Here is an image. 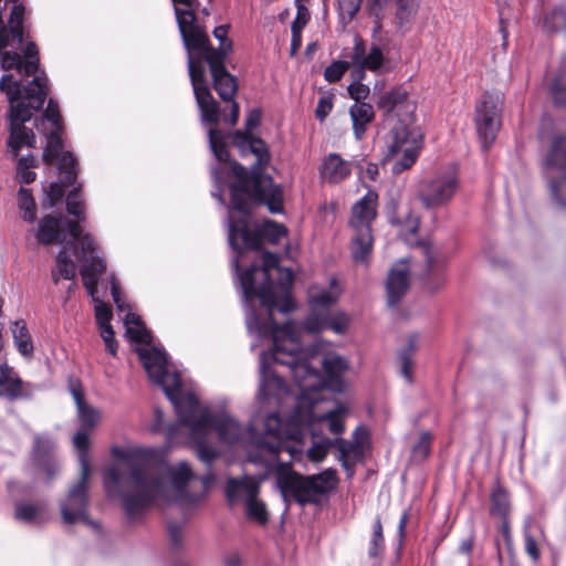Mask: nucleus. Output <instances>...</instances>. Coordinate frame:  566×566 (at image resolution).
Wrapping results in <instances>:
<instances>
[{
  "instance_id": "obj_1",
  "label": "nucleus",
  "mask_w": 566,
  "mask_h": 566,
  "mask_svg": "<svg viewBox=\"0 0 566 566\" xmlns=\"http://www.w3.org/2000/svg\"><path fill=\"white\" fill-rule=\"evenodd\" d=\"M279 263L276 254L264 252L261 265L253 264L240 274V285L248 305L245 321L249 332L261 337L271 336L273 339V350L263 352L260 357L261 384L258 399L264 403L275 397L273 375L283 380L271 368L270 361L285 367L293 377L297 391H290L292 397H322L321 390L324 387L340 392L348 361L336 354L325 355L322 376L310 363L314 352L301 347V328L292 322L279 326L272 317L274 311L285 314L294 310L290 293L293 273Z\"/></svg>"
},
{
  "instance_id": "obj_2",
  "label": "nucleus",
  "mask_w": 566,
  "mask_h": 566,
  "mask_svg": "<svg viewBox=\"0 0 566 566\" xmlns=\"http://www.w3.org/2000/svg\"><path fill=\"white\" fill-rule=\"evenodd\" d=\"M138 357L147 371L149 379L159 385L167 398L171 401L179 422L189 430L190 442L197 450L198 458L209 464L217 458L218 452L212 444L213 433L217 432L219 440L227 446H235L248 442L249 462L264 468L265 473L259 478L244 475L243 478H230L226 485V496L230 505L249 503L260 493V482L266 479L269 472L264 459L266 452L260 450L261 443L275 442L268 436L264 427L263 434L255 432L259 416H254L247 431H243L239 423L226 413L214 415L207 405L200 403L197 395L186 388L180 375L169 364L164 350L157 347L136 349Z\"/></svg>"
},
{
  "instance_id": "obj_3",
  "label": "nucleus",
  "mask_w": 566,
  "mask_h": 566,
  "mask_svg": "<svg viewBox=\"0 0 566 566\" xmlns=\"http://www.w3.org/2000/svg\"><path fill=\"white\" fill-rule=\"evenodd\" d=\"M18 1L0 0V65L4 72L0 78V91L9 101V146L14 156L23 146H34L35 136L23 124L42 108L49 91L48 77L41 74L34 76L22 94V82L36 73L39 59L38 49L32 42L24 49L25 62L18 52L23 43L24 15V7Z\"/></svg>"
},
{
  "instance_id": "obj_4",
  "label": "nucleus",
  "mask_w": 566,
  "mask_h": 566,
  "mask_svg": "<svg viewBox=\"0 0 566 566\" xmlns=\"http://www.w3.org/2000/svg\"><path fill=\"white\" fill-rule=\"evenodd\" d=\"M120 459L122 463L108 471L106 485L112 482L119 488L122 505L130 523L139 521L155 503L187 505L200 499L187 490L195 478L187 462H158L154 451L143 448L128 449Z\"/></svg>"
},
{
  "instance_id": "obj_5",
  "label": "nucleus",
  "mask_w": 566,
  "mask_h": 566,
  "mask_svg": "<svg viewBox=\"0 0 566 566\" xmlns=\"http://www.w3.org/2000/svg\"><path fill=\"white\" fill-rule=\"evenodd\" d=\"M175 8L178 28L188 52V71L193 88L201 120L206 125H218L221 113L218 102L213 98L206 82V69L203 61L209 64L213 78V86L220 98L231 101L230 115L223 116V120L234 126L239 119V105L232 98L237 93V82L223 65V53L214 52L209 44V38L203 28L197 22L195 10L198 0H171Z\"/></svg>"
},
{
  "instance_id": "obj_6",
  "label": "nucleus",
  "mask_w": 566,
  "mask_h": 566,
  "mask_svg": "<svg viewBox=\"0 0 566 566\" xmlns=\"http://www.w3.org/2000/svg\"><path fill=\"white\" fill-rule=\"evenodd\" d=\"M273 386L276 389L275 397H272L280 405H290L293 410L282 421L276 413H270L264 419V427L269 437L275 440V436L282 437L285 452L294 460H301L304 449V429L312 427L315 422L326 421L333 434H340L345 427L340 413L343 408L331 410H318L322 397H306L290 395L284 380L273 375Z\"/></svg>"
},
{
  "instance_id": "obj_7",
  "label": "nucleus",
  "mask_w": 566,
  "mask_h": 566,
  "mask_svg": "<svg viewBox=\"0 0 566 566\" xmlns=\"http://www.w3.org/2000/svg\"><path fill=\"white\" fill-rule=\"evenodd\" d=\"M378 107L387 114L390 124L385 137L384 161L391 165L394 175H399L415 165L423 146L417 105L405 90L396 87L379 98Z\"/></svg>"
},
{
  "instance_id": "obj_8",
  "label": "nucleus",
  "mask_w": 566,
  "mask_h": 566,
  "mask_svg": "<svg viewBox=\"0 0 566 566\" xmlns=\"http://www.w3.org/2000/svg\"><path fill=\"white\" fill-rule=\"evenodd\" d=\"M231 171L237 177V181L231 185V206L228 216V239L231 248L238 253H241L242 250H258L261 238L273 244L279 243L287 235V229L271 220L264 221L258 231L251 229L252 198L248 172L238 163L231 165Z\"/></svg>"
},
{
  "instance_id": "obj_9",
  "label": "nucleus",
  "mask_w": 566,
  "mask_h": 566,
  "mask_svg": "<svg viewBox=\"0 0 566 566\" xmlns=\"http://www.w3.org/2000/svg\"><path fill=\"white\" fill-rule=\"evenodd\" d=\"M260 450L269 454L264 459L265 467L269 472H273L276 486L286 503L291 500L300 505L319 503L338 483L333 469L303 476L292 469L290 462L281 461L280 454L285 451L282 437L275 436V442H268L266 446L261 443Z\"/></svg>"
},
{
  "instance_id": "obj_10",
  "label": "nucleus",
  "mask_w": 566,
  "mask_h": 566,
  "mask_svg": "<svg viewBox=\"0 0 566 566\" xmlns=\"http://www.w3.org/2000/svg\"><path fill=\"white\" fill-rule=\"evenodd\" d=\"M35 127L40 134L46 138V145L43 150V160L46 164L59 161V170L64 175L63 182H51L46 191L49 206L53 207L61 201L64 195V187L72 185L77 175L75 158L70 153H63L61 134L63 132L62 118L59 105L54 99H50L43 115L36 119Z\"/></svg>"
},
{
  "instance_id": "obj_11",
  "label": "nucleus",
  "mask_w": 566,
  "mask_h": 566,
  "mask_svg": "<svg viewBox=\"0 0 566 566\" xmlns=\"http://www.w3.org/2000/svg\"><path fill=\"white\" fill-rule=\"evenodd\" d=\"M342 287L337 279L333 277L327 286L314 285L308 290V304L311 313L304 322V329L308 333H319L324 329H332L336 334L346 331L349 317L345 312H331L340 294Z\"/></svg>"
},
{
  "instance_id": "obj_12",
  "label": "nucleus",
  "mask_w": 566,
  "mask_h": 566,
  "mask_svg": "<svg viewBox=\"0 0 566 566\" xmlns=\"http://www.w3.org/2000/svg\"><path fill=\"white\" fill-rule=\"evenodd\" d=\"M35 237L39 243L45 245L65 242L70 237L72 244L74 242L80 244L81 253L78 254L75 250V254L78 256L81 265L84 263V259L92 260V256H95V240L88 233H83L78 222L69 221L64 217L45 216L39 223Z\"/></svg>"
},
{
  "instance_id": "obj_13",
  "label": "nucleus",
  "mask_w": 566,
  "mask_h": 566,
  "mask_svg": "<svg viewBox=\"0 0 566 566\" xmlns=\"http://www.w3.org/2000/svg\"><path fill=\"white\" fill-rule=\"evenodd\" d=\"M378 196L368 191L352 208L349 224L354 231L350 253L356 263H367L373 250L371 222L376 217Z\"/></svg>"
},
{
  "instance_id": "obj_14",
  "label": "nucleus",
  "mask_w": 566,
  "mask_h": 566,
  "mask_svg": "<svg viewBox=\"0 0 566 566\" xmlns=\"http://www.w3.org/2000/svg\"><path fill=\"white\" fill-rule=\"evenodd\" d=\"M544 174L553 200L566 208V136L554 137L543 160Z\"/></svg>"
},
{
  "instance_id": "obj_15",
  "label": "nucleus",
  "mask_w": 566,
  "mask_h": 566,
  "mask_svg": "<svg viewBox=\"0 0 566 566\" xmlns=\"http://www.w3.org/2000/svg\"><path fill=\"white\" fill-rule=\"evenodd\" d=\"M81 465V474L76 483H74L67 492L65 500L61 503V515L66 524L84 522L95 526L86 515L87 509V490L90 478V463L85 454L78 455Z\"/></svg>"
},
{
  "instance_id": "obj_16",
  "label": "nucleus",
  "mask_w": 566,
  "mask_h": 566,
  "mask_svg": "<svg viewBox=\"0 0 566 566\" xmlns=\"http://www.w3.org/2000/svg\"><path fill=\"white\" fill-rule=\"evenodd\" d=\"M503 101L500 94L486 93L475 107V127L483 149H488L501 128Z\"/></svg>"
},
{
  "instance_id": "obj_17",
  "label": "nucleus",
  "mask_w": 566,
  "mask_h": 566,
  "mask_svg": "<svg viewBox=\"0 0 566 566\" xmlns=\"http://www.w3.org/2000/svg\"><path fill=\"white\" fill-rule=\"evenodd\" d=\"M350 59L354 67L352 76L356 80H364L366 71L381 74L391 69L390 60L386 56L384 49L375 43L367 49L365 42L358 35L354 38Z\"/></svg>"
},
{
  "instance_id": "obj_18",
  "label": "nucleus",
  "mask_w": 566,
  "mask_h": 566,
  "mask_svg": "<svg viewBox=\"0 0 566 566\" xmlns=\"http://www.w3.org/2000/svg\"><path fill=\"white\" fill-rule=\"evenodd\" d=\"M106 270V262L101 256H92V260L84 259V263L80 268L83 284L88 294L94 300L95 304V318L98 328L111 325L113 317L109 305L103 303L96 296L98 277Z\"/></svg>"
},
{
  "instance_id": "obj_19",
  "label": "nucleus",
  "mask_w": 566,
  "mask_h": 566,
  "mask_svg": "<svg viewBox=\"0 0 566 566\" xmlns=\"http://www.w3.org/2000/svg\"><path fill=\"white\" fill-rule=\"evenodd\" d=\"M458 189V178L454 170L449 169L439 172L432 179L424 182L418 197L427 208H436L448 203Z\"/></svg>"
},
{
  "instance_id": "obj_20",
  "label": "nucleus",
  "mask_w": 566,
  "mask_h": 566,
  "mask_svg": "<svg viewBox=\"0 0 566 566\" xmlns=\"http://www.w3.org/2000/svg\"><path fill=\"white\" fill-rule=\"evenodd\" d=\"M70 390L75 400L77 407V416L81 421V429L75 433L73 438V444L80 452V455L85 454V457H87L90 431L98 424L102 416L97 409L85 402L82 388L78 382H72Z\"/></svg>"
},
{
  "instance_id": "obj_21",
  "label": "nucleus",
  "mask_w": 566,
  "mask_h": 566,
  "mask_svg": "<svg viewBox=\"0 0 566 566\" xmlns=\"http://www.w3.org/2000/svg\"><path fill=\"white\" fill-rule=\"evenodd\" d=\"M409 287V272L405 261L395 264L386 282L387 301L390 306H396Z\"/></svg>"
},
{
  "instance_id": "obj_22",
  "label": "nucleus",
  "mask_w": 566,
  "mask_h": 566,
  "mask_svg": "<svg viewBox=\"0 0 566 566\" xmlns=\"http://www.w3.org/2000/svg\"><path fill=\"white\" fill-rule=\"evenodd\" d=\"M54 448L55 442L50 437L34 436L32 459L46 472L49 479L59 470V463L53 457Z\"/></svg>"
},
{
  "instance_id": "obj_23",
  "label": "nucleus",
  "mask_w": 566,
  "mask_h": 566,
  "mask_svg": "<svg viewBox=\"0 0 566 566\" xmlns=\"http://www.w3.org/2000/svg\"><path fill=\"white\" fill-rule=\"evenodd\" d=\"M352 163L343 159L338 154H329L324 158L319 175L323 181L338 184L352 174Z\"/></svg>"
},
{
  "instance_id": "obj_24",
  "label": "nucleus",
  "mask_w": 566,
  "mask_h": 566,
  "mask_svg": "<svg viewBox=\"0 0 566 566\" xmlns=\"http://www.w3.org/2000/svg\"><path fill=\"white\" fill-rule=\"evenodd\" d=\"M233 144L241 149L242 153L249 150L256 157V164L262 166L269 163L270 154L263 140L251 136L250 133L235 132L232 136Z\"/></svg>"
},
{
  "instance_id": "obj_25",
  "label": "nucleus",
  "mask_w": 566,
  "mask_h": 566,
  "mask_svg": "<svg viewBox=\"0 0 566 566\" xmlns=\"http://www.w3.org/2000/svg\"><path fill=\"white\" fill-rule=\"evenodd\" d=\"M23 394L22 380L8 365L0 366V396L14 400Z\"/></svg>"
},
{
  "instance_id": "obj_26",
  "label": "nucleus",
  "mask_w": 566,
  "mask_h": 566,
  "mask_svg": "<svg viewBox=\"0 0 566 566\" xmlns=\"http://www.w3.org/2000/svg\"><path fill=\"white\" fill-rule=\"evenodd\" d=\"M353 122L354 135L361 139L365 135L368 124L374 119V108L368 103H355L349 109Z\"/></svg>"
},
{
  "instance_id": "obj_27",
  "label": "nucleus",
  "mask_w": 566,
  "mask_h": 566,
  "mask_svg": "<svg viewBox=\"0 0 566 566\" xmlns=\"http://www.w3.org/2000/svg\"><path fill=\"white\" fill-rule=\"evenodd\" d=\"M306 430L307 429H304L303 439H305ZM303 442H305V440H303ZM305 444L306 443H304V446ZM332 447H333V440H331L329 438H326V437H318L313 431L312 432V444L310 448L303 449V455L300 461H302L305 457L306 459H308L310 461H312L314 463H319L326 458V455ZM291 460L294 461V459H292V458H291ZM297 461L298 460H295V462H297Z\"/></svg>"
},
{
  "instance_id": "obj_28",
  "label": "nucleus",
  "mask_w": 566,
  "mask_h": 566,
  "mask_svg": "<svg viewBox=\"0 0 566 566\" xmlns=\"http://www.w3.org/2000/svg\"><path fill=\"white\" fill-rule=\"evenodd\" d=\"M126 336L137 344H149L151 342L150 332L146 328L140 317L135 313L128 312L124 318Z\"/></svg>"
},
{
  "instance_id": "obj_29",
  "label": "nucleus",
  "mask_w": 566,
  "mask_h": 566,
  "mask_svg": "<svg viewBox=\"0 0 566 566\" xmlns=\"http://www.w3.org/2000/svg\"><path fill=\"white\" fill-rule=\"evenodd\" d=\"M76 276V264L71 260L65 251H60L56 255L55 266L52 270V280L57 283L60 279L74 280Z\"/></svg>"
},
{
  "instance_id": "obj_30",
  "label": "nucleus",
  "mask_w": 566,
  "mask_h": 566,
  "mask_svg": "<svg viewBox=\"0 0 566 566\" xmlns=\"http://www.w3.org/2000/svg\"><path fill=\"white\" fill-rule=\"evenodd\" d=\"M45 506L43 504H33L20 502L15 504L14 516L17 520L25 523H36L43 518Z\"/></svg>"
},
{
  "instance_id": "obj_31",
  "label": "nucleus",
  "mask_w": 566,
  "mask_h": 566,
  "mask_svg": "<svg viewBox=\"0 0 566 566\" xmlns=\"http://www.w3.org/2000/svg\"><path fill=\"white\" fill-rule=\"evenodd\" d=\"M11 331L19 353L23 356H31L33 344L25 324L22 321H15L12 324Z\"/></svg>"
},
{
  "instance_id": "obj_32",
  "label": "nucleus",
  "mask_w": 566,
  "mask_h": 566,
  "mask_svg": "<svg viewBox=\"0 0 566 566\" xmlns=\"http://www.w3.org/2000/svg\"><path fill=\"white\" fill-rule=\"evenodd\" d=\"M208 135L209 145L214 157L221 163H227L229 160V153L224 134L218 128H210Z\"/></svg>"
},
{
  "instance_id": "obj_33",
  "label": "nucleus",
  "mask_w": 566,
  "mask_h": 566,
  "mask_svg": "<svg viewBox=\"0 0 566 566\" xmlns=\"http://www.w3.org/2000/svg\"><path fill=\"white\" fill-rule=\"evenodd\" d=\"M245 513L249 520L264 525L269 521V512L265 503L259 499V495L254 496L245 505Z\"/></svg>"
},
{
  "instance_id": "obj_34",
  "label": "nucleus",
  "mask_w": 566,
  "mask_h": 566,
  "mask_svg": "<svg viewBox=\"0 0 566 566\" xmlns=\"http://www.w3.org/2000/svg\"><path fill=\"white\" fill-rule=\"evenodd\" d=\"M543 27L548 32L566 30V10L563 8L552 10L545 15Z\"/></svg>"
},
{
  "instance_id": "obj_35",
  "label": "nucleus",
  "mask_w": 566,
  "mask_h": 566,
  "mask_svg": "<svg viewBox=\"0 0 566 566\" xmlns=\"http://www.w3.org/2000/svg\"><path fill=\"white\" fill-rule=\"evenodd\" d=\"M18 205L23 211V219L28 222H33L36 213L35 202L31 192L23 187L18 192Z\"/></svg>"
},
{
  "instance_id": "obj_36",
  "label": "nucleus",
  "mask_w": 566,
  "mask_h": 566,
  "mask_svg": "<svg viewBox=\"0 0 566 566\" xmlns=\"http://www.w3.org/2000/svg\"><path fill=\"white\" fill-rule=\"evenodd\" d=\"M333 446L339 452L338 460L342 461L345 468H347L349 459L358 457L361 452V449L356 443L340 438L335 439Z\"/></svg>"
},
{
  "instance_id": "obj_37",
  "label": "nucleus",
  "mask_w": 566,
  "mask_h": 566,
  "mask_svg": "<svg viewBox=\"0 0 566 566\" xmlns=\"http://www.w3.org/2000/svg\"><path fill=\"white\" fill-rule=\"evenodd\" d=\"M491 513L500 517H505L510 511V501L507 493L500 486L493 490L491 495Z\"/></svg>"
},
{
  "instance_id": "obj_38",
  "label": "nucleus",
  "mask_w": 566,
  "mask_h": 566,
  "mask_svg": "<svg viewBox=\"0 0 566 566\" xmlns=\"http://www.w3.org/2000/svg\"><path fill=\"white\" fill-rule=\"evenodd\" d=\"M417 348V337L410 336L408 340V348L403 349L399 354V359L401 361V375L406 378L408 382H411V355Z\"/></svg>"
},
{
  "instance_id": "obj_39",
  "label": "nucleus",
  "mask_w": 566,
  "mask_h": 566,
  "mask_svg": "<svg viewBox=\"0 0 566 566\" xmlns=\"http://www.w3.org/2000/svg\"><path fill=\"white\" fill-rule=\"evenodd\" d=\"M551 93L555 104L566 105V64L554 80L551 86Z\"/></svg>"
},
{
  "instance_id": "obj_40",
  "label": "nucleus",
  "mask_w": 566,
  "mask_h": 566,
  "mask_svg": "<svg viewBox=\"0 0 566 566\" xmlns=\"http://www.w3.org/2000/svg\"><path fill=\"white\" fill-rule=\"evenodd\" d=\"M66 210L70 214L84 220L85 207L78 189L72 190L66 197Z\"/></svg>"
},
{
  "instance_id": "obj_41",
  "label": "nucleus",
  "mask_w": 566,
  "mask_h": 566,
  "mask_svg": "<svg viewBox=\"0 0 566 566\" xmlns=\"http://www.w3.org/2000/svg\"><path fill=\"white\" fill-rule=\"evenodd\" d=\"M397 10L396 15L401 22L410 21L417 13L418 0H395Z\"/></svg>"
},
{
  "instance_id": "obj_42",
  "label": "nucleus",
  "mask_w": 566,
  "mask_h": 566,
  "mask_svg": "<svg viewBox=\"0 0 566 566\" xmlns=\"http://www.w3.org/2000/svg\"><path fill=\"white\" fill-rule=\"evenodd\" d=\"M382 549H384L382 525H381L380 518L377 517L373 525V536L370 539L368 554L370 557H376L382 552Z\"/></svg>"
},
{
  "instance_id": "obj_43",
  "label": "nucleus",
  "mask_w": 566,
  "mask_h": 566,
  "mask_svg": "<svg viewBox=\"0 0 566 566\" xmlns=\"http://www.w3.org/2000/svg\"><path fill=\"white\" fill-rule=\"evenodd\" d=\"M352 66L350 61H335L325 69L324 77L329 83L338 82L345 72Z\"/></svg>"
},
{
  "instance_id": "obj_44",
  "label": "nucleus",
  "mask_w": 566,
  "mask_h": 566,
  "mask_svg": "<svg viewBox=\"0 0 566 566\" xmlns=\"http://www.w3.org/2000/svg\"><path fill=\"white\" fill-rule=\"evenodd\" d=\"M420 249L426 259L428 274L436 275L440 271V258L437 251L427 243L422 244Z\"/></svg>"
},
{
  "instance_id": "obj_45",
  "label": "nucleus",
  "mask_w": 566,
  "mask_h": 566,
  "mask_svg": "<svg viewBox=\"0 0 566 566\" xmlns=\"http://www.w3.org/2000/svg\"><path fill=\"white\" fill-rule=\"evenodd\" d=\"M432 436L429 432H422L419 441L412 447V457L418 461H422L428 457L431 450Z\"/></svg>"
},
{
  "instance_id": "obj_46",
  "label": "nucleus",
  "mask_w": 566,
  "mask_h": 566,
  "mask_svg": "<svg viewBox=\"0 0 566 566\" xmlns=\"http://www.w3.org/2000/svg\"><path fill=\"white\" fill-rule=\"evenodd\" d=\"M363 80L354 78V82L348 85L349 96L356 101V103H364L363 101L369 96V86L361 83Z\"/></svg>"
},
{
  "instance_id": "obj_47",
  "label": "nucleus",
  "mask_w": 566,
  "mask_h": 566,
  "mask_svg": "<svg viewBox=\"0 0 566 566\" xmlns=\"http://www.w3.org/2000/svg\"><path fill=\"white\" fill-rule=\"evenodd\" d=\"M363 0H337L338 11L342 19L352 20L358 12Z\"/></svg>"
},
{
  "instance_id": "obj_48",
  "label": "nucleus",
  "mask_w": 566,
  "mask_h": 566,
  "mask_svg": "<svg viewBox=\"0 0 566 566\" xmlns=\"http://www.w3.org/2000/svg\"><path fill=\"white\" fill-rule=\"evenodd\" d=\"M524 541L526 554L534 562H537L539 559L541 554L535 537L530 533V522L525 523L524 525Z\"/></svg>"
},
{
  "instance_id": "obj_49",
  "label": "nucleus",
  "mask_w": 566,
  "mask_h": 566,
  "mask_svg": "<svg viewBox=\"0 0 566 566\" xmlns=\"http://www.w3.org/2000/svg\"><path fill=\"white\" fill-rule=\"evenodd\" d=\"M229 31V25H219L213 30V35L216 39L220 41V48L218 50L212 49L214 52H222L223 59L231 51L232 44L228 41L227 35Z\"/></svg>"
},
{
  "instance_id": "obj_50",
  "label": "nucleus",
  "mask_w": 566,
  "mask_h": 566,
  "mask_svg": "<svg viewBox=\"0 0 566 566\" xmlns=\"http://www.w3.org/2000/svg\"><path fill=\"white\" fill-rule=\"evenodd\" d=\"M99 334H101L102 339L105 343L107 352L112 356H116V354H117V342L115 339V333L113 331L112 325L101 327L99 328Z\"/></svg>"
},
{
  "instance_id": "obj_51",
  "label": "nucleus",
  "mask_w": 566,
  "mask_h": 566,
  "mask_svg": "<svg viewBox=\"0 0 566 566\" xmlns=\"http://www.w3.org/2000/svg\"><path fill=\"white\" fill-rule=\"evenodd\" d=\"M332 108H333V98L331 96H323L319 98V101L317 103V106L315 109V115L321 122H323L328 116V114L332 112Z\"/></svg>"
},
{
  "instance_id": "obj_52",
  "label": "nucleus",
  "mask_w": 566,
  "mask_h": 566,
  "mask_svg": "<svg viewBox=\"0 0 566 566\" xmlns=\"http://www.w3.org/2000/svg\"><path fill=\"white\" fill-rule=\"evenodd\" d=\"M302 0H295V4L297 7V14L294 21L292 22V28L300 27V31L305 27L308 21L310 14L307 9L301 3Z\"/></svg>"
},
{
  "instance_id": "obj_53",
  "label": "nucleus",
  "mask_w": 566,
  "mask_h": 566,
  "mask_svg": "<svg viewBox=\"0 0 566 566\" xmlns=\"http://www.w3.org/2000/svg\"><path fill=\"white\" fill-rule=\"evenodd\" d=\"M111 292L114 300V303L116 304L118 311H124L128 307V305L125 303L123 295L120 293L119 285L116 281V279L113 276L111 280Z\"/></svg>"
},
{
  "instance_id": "obj_54",
  "label": "nucleus",
  "mask_w": 566,
  "mask_h": 566,
  "mask_svg": "<svg viewBox=\"0 0 566 566\" xmlns=\"http://www.w3.org/2000/svg\"><path fill=\"white\" fill-rule=\"evenodd\" d=\"M212 177H213V180L217 185V191L213 192V197L216 199H218L222 205H224V199H223V179L221 177V174H222V170L219 169V168H213L212 171Z\"/></svg>"
},
{
  "instance_id": "obj_55",
  "label": "nucleus",
  "mask_w": 566,
  "mask_h": 566,
  "mask_svg": "<svg viewBox=\"0 0 566 566\" xmlns=\"http://www.w3.org/2000/svg\"><path fill=\"white\" fill-rule=\"evenodd\" d=\"M261 122V111L258 108L251 109L245 118V128L248 132H251L255 127L259 126Z\"/></svg>"
},
{
  "instance_id": "obj_56",
  "label": "nucleus",
  "mask_w": 566,
  "mask_h": 566,
  "mask_svg": "<svg viewBox=\"0 0 566 566\" xmlns=\"http://www.w3.org/2000/svg\"><path fill=\"white\" fill-rule=\"evenodd\" d=\"M301 45H302V31H300V27H294V28H292V39H291V48H290L291 56L296 55Z\"/></svg>"
},
{
  "instance_id": "obj_57",
  "label": "nucleus",
  "mask_w": 566,
  "mask_h": 566,
  "mask_svg": "<svg viewBox=\"0 0 566 566\" xmlns=\"http://www.w3.org/2000/svg\"><path fill=\"white\" fill-rule=\"evenodd\" d=\"M17 176L21 182L30 184L35 179V172L31 168L17 169Z\"/></svg>"
},
{
  "instance_id": "obj_58",
  "label": "nucleus",
  "mask_w": 566,
  "mask_h": 566,
  "mask_svg": "<svg viewBox=\"0 0 566 566\" xmlns=\"http://www.w3.org/2000/svg\"><path fill=\"white\" fill-rule=\"evenodd\" d=\"M367 437H368L367 430L363 427H358L354 431V434H353L354 441L353 442L356 443L358 446V448L361 449Z\"/></svg>"
},
{
  "instance_id": "obj_59",
  "label": "nucleus",
  "mask_w": 566,
  "mask_h": 566,
  "mask_svg": "<svg viewBox=\"0 0 566 566\" xmlns=\"http://www.w3.org/2000/svg\"><path fill=\"white\" fill-rule=\"evenodd\" d=\"M169 536L174 545H179L181 541V528L178 525H169Z\"/></svg>"
},
{
  "instance_id": "obj_60",
  "label": "nucleus",
  "mask_w": 566,
  "mask_h": 566,
  "mask_svg": "<svg viewBox=\"0 0 566 566\" xmlns=\"http://www.w3.org/2000/svg\"><path fill=\"white\" fill-rule=\"evenodd\" d=\"M419 228V218L409 216L406 220V229L411 234H415L418 231Z\"/></svg>"
},
{
  "instance_id": "obj_61",
  "label": "nucleus",
  "mask_w": 566,
  "mask_h": 566,
  "mask_svg": "<svg viewBox=\"0 0 566 566\" xmlns=\"http://www.w3.org/2000/svg\"><path fill=\"white\" fill-rule=\"evenodd\" d=\"M35 159L32 156L21 157L18 161L17 169H25L32 168L34 166Z\"/></svg>"
},
{
  "instance_id": "obj_62",
  "label": "nucleus",
  "mask_w": 566,
  "mask_h": 566,
  "mask_svg": "<svg viewBox=\"0 0 566 566\" xmlns=\"http://www.w3.org/2000/svg\"><path fill=\"white\" fill-rule=\"evenodd\" d=\"M379 174V168L377 164L369 163L366 167V175L371 179L375 180Z\"/></svg>"
},
{
  "instance_id": "obj_63",
  "label": "nucleus",
  "mask_w": 566,
  "mask_h": 566,
  "mask_svg": "<svg viewBox=\"0 0 566 566\" xmlns=\"http://www.w3.org/2000/svg\"><path fill=\"white\" fill-rule=\"evenodd\" d=\"M407 522H408V514L405 512L401 515L399 524H398V532H399L400 537H402L405 534V528H406Z\"/></svg>"
},
{
  "instance_id": "obj_64",
  "label": "nucleus",
  "mask_w": 566,
  "mask_h": 566,
  "mask_svg": "<svg viewBox=\"0 0 566 566\" xmlns=\"http://www.w3.org/2000/svg\"><path fill=\"white\" fill-rule=\"evenodd\" d=\"M212 481H213V476L211 474H208V475H205V476L201 478V482H202V485H203V492L209 489V486L211 485Z\"/></svg>"
}]
</instances>
